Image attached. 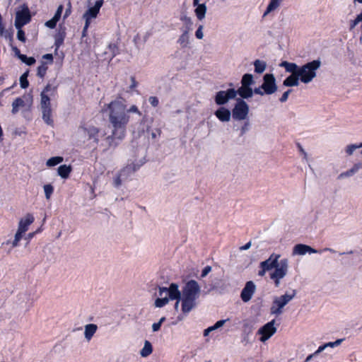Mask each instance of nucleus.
I'll return each mask as SVG.
<instances>
[{
  "label": "nucleus",
  "instance_id": "obj_38",
  "mask_svg": "<svg viewBox=\"0 0 362 362\" xmlns=\"http://www.w3.org/2000/svg\"><path fill=\"white\" fill-rule=\"evenodd\" d=\"M44 192L46 199L48 200L50 199L52 194L54 192V187L51 184H47L44 185Z\"/></svg>",
  "mask_w": 362,
  "mask_h": 362
},
{
  "label": "nucleus",
  "instance_id": "obj_8",
  "mask_svg": "<svg viewBox=\"0 0 362 362\" xmlns=\"http://www.w3.org/2000/svg\"><path fill=\"white\" fill-rule=\"evenodd\" d=\"M250 108L247 103L241 98H237L232 110V117L234 120L242 121L247 119Z\"/></svg>",
  "mask_w": 362,
  "mask_h": 362
},
{
  "label": "nucleus",
  "instance_id": "obj_19",
  "mask_svg": "<svg viewBox=\"0 0 362 362\" xmlns=\"http://www.w3.org/2000/svg\"><path fill=\"white\" fill-rule=\"evenodd\" d=\"M138 170V167L134 164L127 165L122 168L119 174L122 177L124 181L130 178V177Z\"/></svg>",
  "mask_w": 362,
  "mask_h": 362
},
{
  "label": "nucleus",
  "instance_id": "obj_34",
  "mask_svg": "<svg viewBox=\"0 0 362 362\" xmlns=\"http://www.w3.org/2000/svg\"><path fill=\"white\" fill-rule=\"evenodd\" d=\"M342 341H343L342 339H337V340H336L334 342H329V343H327V344H324L322 346H319L318 349L315 352V354H317L320 353L321 351H322L327 346L334 347L336 346H338V345H339L341 343Z\"/></svg>",
  "mask_w": 362,
  "mask_h": 362
},
{
  "label": "nucleus",
  "instance_id": "obj_62",
  "mask_svg": "<svg viewBox=\"0 0 362 362\" xmlns=\"http://www.w3.org/2000/svg\"><path fill=\"white\" fill-rule=\"evenodd\" d=\"M160 327H161L160 322L153 323V325H152L153 331V332L158 331L160 329Z\"/></svg>",
  "mask_w": 362,
  "mask_h": 362
},
{
  "label": "nucleus",
  "instance_id": "obj_52",
  "mask_svg": "<svg viewBox=\"0 0 362 362\" xmlns=\"http://www.w3.org/2000/svg\"><path fill=\"white\" fill-rule=\"evenodd\" d=\"M71 13V4L70 1H69L67 4V8H66L64 16H63L64 19H66V18H68Z\"/></svg>",
  "mask_w": 362,
  "mask_h": 362
},
{
  "label": "nucleus",
  "instance_id": "obj_27",
  "mask_svg": "<svg viewBox=\"0 0 362 362\" xmlns=\"http://www.w3.org/2000/svg\"><path fill=\"white\" fill-rule=\"evenodd\" d=\"M282 0H270L269 4L267 6V8L264 13L263 16H267L270 12L274 11L281 4Z\"/></svg>",
  "mask_w": 362,
  "mask_h": 362
},
{
  "label": "nucleus",
  "instance_id": "obj_51",
  "mask_svg": "<svg viewBox=\"0 0 362 362\" xmlns=\"http://www.w3.org/2000/svg\"><path fill=\"white\" fill-rule=\"evenodd\" d=\"M132 84L129 86V90L128 91L134 90L138 86V82L136 81L135 76H131Z\"/></svg>",
  "mask_w": 362,
  "mask_h": 362
},
{
  "label": "nucleus",
  "instance_id": "obj_16",
  "mask_svg": "<svg viewBox=\"0 0 362 362\" xmlns=\"http://www.w3.org/2000/svg\"><path fill=\"white\" fill-rule=\"evenodd\" d=\"M307 252L317 253V251L315 249L311 247L310 246L304 244H298L294 246L293 250V255H304Z\"/></svg>",
  "mask_w": 362,
  "mask_h": 362
},
{
  "label": "nucleus",
  "instance_id": "obj_61",
  "mask_svg": "<svg viewBox=\"0 0 362 362\" xmlns=\"http://www.w3.org/2000/svg\"><path fill=\"white\" fill-rule=\"evenodd\" d=\"M23 233H25V232L19 230L18 229V230H17V232H16V233L15 235V238L20 241L21 240L22 237H23Z\"/></svg>",
  "mask_w": 362,
  "mask_h": 362
},
{
  "label": "nucleus",
  "instance_id": "obj_5",
  "mask_svg": "<svg viewBox=\"0 0 362 362\" xmlns=\"http://www.w3.org/2000/svg\"><path fill=\"white\" fill-rule=\"evenodd\" d=\"M78 129L82 132L88 145L93 146L94 148L98 146L100 138L106 135L105 132H102L100 128L86 122H81Z\"/></svg>",
  "mask_w": 362,
  "mask_h": 362
},
{
  "label": "nucleus",
  "instance_id": "obj_10",
  "mask_svg": "<svg viewBox=\"0 0 362 362\" xmlns=\"http://www.w3.org/2000/svg\"><path fill=\"white\" fill-rule=\"evenodd\" d=\"M235 98V90L234 88H228L226 90H220L215 95V103L218 105H223L226 104L229 100Z\"/></svg>",
  "mask_w": 362,
  "mask_h": 362
},
{
  "label": "nucleus",
  "instance_id": "obj_29",
  "mask_svg": "<svg viewBox=\"0 0 362 362\" xmlns=\"http://www.w3.org/2000/svg\"><path fill=\"white\" fill-rule=\"evenodd\" d=\"M153 351V347L150 341L146 340L143 349L141 350V355L143 357L149 356Z\"/></svg>",
  "mask_w": 362,
  "mask_h": 362
},
{
  "label": "nucleus",
  "instance_id": "obj_49",
  "mask_svg": "<svg viewBox=\"0 0 362 362\" xmlns=\"http://www.w3.org/2000/svg\"><path fill=\"white\" fill-rule=\"evenodd\" d=\"M202 30H203V25H199V26L198 27L197 30L195 32V36L199 40L202 39L204 37Z\"/></svg>",
  "mask_w": 362,
  "mask_h": 362
},
{
  "label": "nucleus",
  "instance_id": "obj_40",
  "mask_svg": "<svg viewBox=\"0 0 362 362\" xmlns=\"http://www.w3.org/2000/svg\"><path fill=\"white\" fill-rule=\"evenodd\" d=\"M21 60L28 66H31L35 63V59L33 57H27L25 54L21 56Z\"/></svg>",
  "mask_w": 362,
  "mask_h": 362
},
{
  "label": "nucleus",
  "instance_id": "obj_57",
  "mask_svg": "<svg viewBox=\"0 0 362 362\" xmlns=\"http://www.w3.org/2000/svg\"><path fill=\"white\" fill-rule=\"evenodd\" d=\"M211 267L210 266H206V267H205L203 269L202 272V274H201V276H202V277L206 276V275H207V274L211 272Z\"/></svg>",
  "mask_w": 362,
  "mask_h": 362
},
{
  "label": "nucleus",
  "instance_id": "obj_33",
  "mask_svg": "<svg viewBox=\"0 0 362 362\" xmlns=\"http://www.w3.org/2000/svg\"><path fill=\"white\" fill-rule=\"evenodd\" d=\"M253 82L252 75L250 74H245L242 77L241 86L250 87Z\"/></svg>",
  "mask_w": 362,
  "mask_h": 362
},
{
  "label": "nucleus",
  "instance_id": "obj_13",
  "mask_svg": "<svg viewBox=\"0 0 362 362\" xmlns=\"http://www.w3.org/2000/svg\"><path fill=\"white\" fill-rule=\"evenodd\" d=\"M164 293L168 295V298L170 300H180L181 293L178 289V286L175 283H172L168 288L165 287H160L159 296H162Z\"/></svg>",
  "mask_w": 362,
  "mask_h": 362
},
{
  "label": "nucleus",
  "instance_id": "obj_26",
  "mask_svg": "<svg viewBox=\"0 0 362 362\" xmlns=\"http://www.w3.org/2000/svg\"><path fill=\"white\" fill-rule=\"evenodd\" d=\"M362 168V162L355 164L351 169L349 170L341 173L339 175V178H341L344 177H349L353 175L354 173L358 172L359 169Z\"/></svg>",
  "mask_w": 362,
  "mask_h": 362
},
{
  "label": "nucleus",
  "instance_id": "obj_59",
  "mask_svg": "<svg viewBox=\"0 0 362 362\" xmlns=\"http://www.w3.org/2000/svg\"><path fill=\"white\" fill-rule=\"evenodd\" d=\"M42 58L44 59H47L49 62L48 63L52 64L53 63V56L52 54H46L42 56Z\"/></svg>",
  "mask_w": 362,
  "mask_h": 362
},
{
  "label": "nucleus",
  "instance_id": "obj_28",
  "mask_svg": "<svg viewBox=\"0 0 362 362\" xmlns=\"http://www.w3.org/2000/svg\"><path fill=\"white\" fill-rule=\"evenodd\" d=\"M177 43H179L182 47H187L189 44V31L183 30L182 35L177 40Z\"/></svg>",
  "mask_w": 362,
  "mask_h": 362
},
{
  "label": "nucleus",
  "instance_id": "obj_12",
  "mask_svg": "<svg viewBox=\"0 0 362 362\" xmlns=\"http://www.w3.org/2000/svg\"><path fill=\"white\" fill-rule=\"evenodd\" d=\"M275 320L267 322L262 326L259 330L258 334L261 335L260 341L264 342L269 339L276 332V328L274 327Z\"/></svg>",
  "mask_w": 362,
  "mask_h": 362
},
{
  "label": "nucleus",
  "instance_id": "obj_31",
  "mask_svg": "<svg viewBox=\"0 0 362 362\" xmlns=\"http://www.w3.org/2000/svg\"><path fill=\"white\" fill-rule=\"evenodd\" d=\"M24 100L21 98H16L12 103V113L16 114L18 112L19 107L24 106Z\"/></svg>",
  "mask_w": 362,
  "mask_h": 362
},
{
  "label": "nucleus",
  "instance_id": "obj_58",
  "mask_svg": "<svg viewBox=\"0 0 362 362\" xmlns=\"http://www.w3.org/2000/svg\"><path fill=\"white\" fill-rule=\"evenodd\" d=\"M226 320H218V321H217V322L215 323V325H214V326H212V327H213V328H214V330H215V329H218V328H219V327H222V326L224 325V323L226 322Z\"/></svg>",
  "mask_w": 362,
  "mask_h": 362
},
{
  "label": "nucleus",
  "instance_id": "obj_46",
  "mask_svg": "<svg viewBox=\"0 0 362 362\" xmlns=\"http://www.w3.org/2000/svg\"><path fill=\"white\" fill-rule=\"evenodd\" d=\"M64 42V37H62V36H58L56 39H55V42H54V45H55V52H57L58 50V49L60 47V46L63 44Z\"/></svg>",
  "mask_w": 362,
  "mask_h": 362
},
{
  "label": "nucleus",
  "instance_id": "obj_60",
  "mask_svg": "<svg viewBox=\"0 0 362 362\" xmlns=\"http://www.w3.org/2000/svg\"><path fill=\"white\" fill-rule=\"evenodd\" d=\"M262 88L260 87L259 88H255L254 90H253V93H255V94H257V95H263L264 94H265L264 93V90H262Z\"/></svg>",
  "mask_w": 362,
  "mask_h": 362
},
{
  "label": "nucleus",
  "instance_id": "obj_42",
  "mask_svg": "<svg viewBox=\"0 0 362 362\" xmlns=\"http://www.w3.org/2000/svg\"><path fill=\"white\" fill-rule=\"evenodd\" d=\"M250 126V121L248 119H247L244 122L243 124L242 125V127L240 129V136H243L249 130Z\"/></svg>",
  "mask_w": 362,
  "mask_h": 362
},
{
  "label": "nucleus",
  "instance_id": "obj_53",
  "mask_svg": "<svg viewBox=\"0 0 362 362\" xmlns=\"http://www.w3.org/2000/svg\"><path fill=\"white\" fill-rule=\"evenodd\" d=\"M90 25V23L89 21H85V25L83 26V30H82V37H85L88 35V30Z\"/></svg>",
  "mask_w": 362,
  "mask_h": 362
},
{
  "label": "nucleus",
  "instance_id": "obj_47",
  "mask_svg": "<svg viewBox=\"0 0 362 362\" xmlns=\"http://www.w3.org/2000/svg\"><path fill=\"white\" fill-rule=\"evenodd\" d=\"M360 21H362V18L358 15L354 20L351 21L350 30H353Z\"/></svg>",
  "mask_w": 362,
  "mask_h": 362
},
{
  "label": "nucleus",
  "instance_id": "obj_17",
  "mask_svg": "<svg viewBox=\"0 0 362 362\" xmlns=\"http://www.w3.org/2000/svg\"><path fill=\"white\" fill-rule=\"evenodd\" d=\"M214 115L221 122H226L230 121L232 113L225 107H220L215 111Z\"/></svg>",
  "mask_w": 362,
  "mask_h": 362
},
{
  "label": "nucleus",
  "instance_id": "obj_54",
  "mask_svg": "<svg viewBox=\"0 0 362 362\" xmlns=\"http://www.w3.org/2000/svg\"><path fill=\"white\" fill-rule=\"evenodd\" d=\"M292 90L291 89L286 90V92H284L283 93V95H281V97L279 98V101L281 103H284L286 102L287 100H288V95L289 94L291 93Z\"/></svg>",
  "mask_w": 362,
  "mask_h": 362
},
{
  "label": "nucleus",
  "instance_id": "obj_43",
  "mask_svg": "<svg viewBox=\"0 0 362 362\" xmlns=\"http://www.w3.org/2000/svg\"><path fill=\"white\" fill-rule=\"evenodd\" d=\"M17 29H18V32H17L18 40L23 42H25L26 37H25V32L21 28H17Z\"/></svg>",
  "mask_w": 362,
  "mask_h": 362
},
{
  "label": "nucleus",
  "instance_id": "obj_37",
  "mask_svg": "<svg viewBox=\"0 0 362 362\" xmlns=\"http://www.w3.org/2000/svg\"><path fill=\"white\" fill-rule=\"evenodd\" d=\"M28 71L25 72L20 77V84L22 88H27L29 86V82L28 81Z\"/></svg>",
  "mask_w": 362,
  "mask_h": 362
},
{
  "label": "nucleus",
  "instance_id": "obj_55",
  "mask_svg": "<svg viewBox=\"0 0 362 362\" xmlns=\"http://www.w3.org/2000/svg\"><path fill=\"white\" fill-rule=\"evenodd\" d=\"M11 47L12 50L14 52L15 55L21 59V56L23 54L21 53L20 49L17 47L13 46V45H11Z\"/></svg>",
  "mask_w": 362,
  "mask_h": 362
},
{
  "label": "nucleus",
  "instance_id": "obj_32",
  "mask_svg": "<svg viewBox=\"0 0 362 362\" xmlns=\"http://www.w3.org/2000/svg\"><path fill=\"white\" fill-rule=\"evenodd\" d=\"M255 71L257 74H262L266 69V63L263 61L257 59L254 62Z\"/></svg>",
  "mask_w": 362,
  "mask_h": 362
},
{
  "label": "nucleus",
  "instance_id": "obj_56",
  "mask_svg": "<svg viewBox=\"0 0 362 362\" xmlns=\"http://www.w3.org/2000/svg\"><path fill=\"white\" fill-rule=\"evenodd\" d=\"M4 35L6 39L9 40L10 45H11L13 41V33L6 31Z\"/></svg>",
  "mask_w": 362,
  "mask_h": 362
},
{
  "label": "nucleus",
  "instance_id": "obj_15",
  "mask_svg": "<svg viewBox=\"0 0 362 362\" xmlns=\"http://www.w3.org/2000/svg\"><path fill=\"white\" fill-rule=\"evenodd\" d=\"M256 286L253 281H247L241 291L240 298L243 302H248L255 292Z\"/></svg>",
  "mask_w": 362,
  "mask_h": 362
},
{
  "label": "nucleus",
  "instance_id": "obj_50",
  "mask_svg": "<svg viewBox=\"0 0 362 362\" xmlns=\"http://www.w3.org/2000/svg\"><path fill=\"white\" fill-rule=\"evenodd\" d=\"M148 101H149L150 104L154 107H157L159 104V100H158V98L156 96H151L148 98Z\"/></svg>",
  "mask_w": 362,
  "mask_h": 362
},
{
  "label": "nucleus",
  "instance_id": "obj_11",
  "mask_svg": "<svg viewBox=\"0 0 362 362\" xmlns=\"http://www.w3.org/2000/svg\"><path fill=\"white\" fill-rule=\"evenodd\" d=\"M30 20L31 16L30 11L28 7H25L21 11L16 12L15 26L16 28H22V27L28 23Z\"/></svg>",
  "mask_w": 362,
  "mask_h": 362
},
{
  "label": "nucleus",
  "instance_id": "obj_41",
  "mask_svg": "<svg viewBox=\"0 0 362 362\" xmlns=\"http://www.w3.org/2000/svg\"><path fill=\"white\" fill-rule=\"evenodd\" d=\"M360 148H362V142L358 144L349 145V146H347V147L346 148V153L348 155H351L356 149Z\"/></svg>",
  "mask_w": 362,
  "mask_h": 362
},
{
  "label": "nucleus",
  "instance_id": "obj_1",
  "mask_svg": "<svg viewBox=\"0 0 362 362\" xmlns=\"http://www.w3.org/2000/svg\"><path fill=\"white\" fill-rule=\"evenodd\" d=\"M125 100L119 97L107 104L103 111L108 112L109 122L112 126V134L105 137L106 144L104 150L108 149L112 146H117L115 139L122 140L127 133V127L130 119L127 114V108Z\"/></svg>",
  "mask_w": 362,
  "mask_h": 362
},
{
  "label": "nucleus",
  "instance_id": "obj_3",
  "mask_svg": "<svg viewBox=\"0 0 362 362\" xmlns=\"http://www.w3.org/2000/svg\"><path fill=\"white\" fill-rule=\"evenodd\" d=\"M200 287L195 280L187 281L182 288V311L189 313L195 305L199 296Z\"/></svg>",
  "mask_w": 362,
  "mask_h": 362
},
{
  "label": "nucleus",
  "instance_id": "obj_7",
  "mask_svg": "<svg viewBox=\"0 0 362 362\" xmlns=\"http://www.w3.org/2000/svg\"><path fill=\"white\" fill-rule=\"evenodd\" d=\"M296 290H293L291 293H285L279 297L274 298L271 307L272 314L279 315L282 313V309L287 305L296 295Z\"/></svg>",
  "mask_w": 362,
  "mask_h": 362
},
{
  "label": "nucleus",
  "instance_id": "obj_4",
  "mask_svg": "<svg viewBox=\"0 0 362 362\" xmlns=\"http://www.w3.org/2000/svg\"><path fill=\"white\" fill-rule=\"evenodd\" d=\"M49 93H50L51 95H54L57 93V86H52L49 83L46 85L40 94V107L42 113V119L45 122L49 125H53L54 121L52 118V107L50 98L48 95Z\"/></svg>",
  "mask_w": 362,
  "mask_h": 362
},
{
  "label": "nucleus",
  "instance_id": "obj_6",
  "mask_svg": "<svg viewBox=\"0 0 362 362\" xmlns=\"http://www.w3.org/2000/svg\"><path fill=\"white\" fill-rule=\"evenodd\" d=\"M319 60H313L300 67L298 74L301 82L308 83L316 76V71L320 66Z\"/></svg>",
  "mask_w": 362,
  "mask_h": 362
},
{
  "label": "nucleus",
  "instance_id": "obj_24",
  "mask_svg": "<svg viewBox=\"0 0 362 362\" xmlns=\"http://www.w3.org/2000/svg\"><path fill=\"white\" fill-rule=\"evenodd\" d=\"M298 79H300L298 75L291 74L284 81L283 84L288 87L296 86L298 85Z\"/></svg>",
  "mask_w": 362,
  "mask_h": 362
},
{
  "label": "nucleus",
  "instance_id": "obj_14",
  "mask_svg": "<svg viewBox=\"0 0 362 362\" xmlns=\"http://www.w3.org/2000/svg\"><path fill=\"white\" fill-rule=\"evenodd\" d=\"M103 4V0H97L95 3V5L90 8H89L83 15V18L86 21H89L92 18H95L98 14L100 12V9Z\"/></svg>",
  "mask_w": 362,
  "mask_h": 362
},
{
  "label": "nucleus",
  "instance_id": "obj_48",
  "mask_svg": "<svg viewBox=\"0 0 362 362\" xmlns=\"http://www.w3.org/2000/svg\"><path fill=\"white\" fill-rule=\"evenodd\" d=\"M130 112H134L138 114L139 116L141 115V111L139 110L138 107L135 105H132L129 109H127V114Z\"/></svg>",
  "mask_w": 362,
  "mask_h": 362
},
{
  "label": "nucleus",
  "instance_id": "obj_9",
  "mask_svg": "<svg viewBox=\"0 0 362 362\" xmlns=\"http://www.w3.org/2000/svg\"><path fill=\"white\" fill-rule=\"evenodd\" d=\"M261 88L267 95H272L277 90L276 79L272 74H266L263 76V83Z\"/></svg>",
  "mask_w": 362,
  "mask_h": 362
},
{
  "label": "nucleus",
  "instance_id": "obj_2",
  "mask_svg": "<svg viewBox=\"0 0 362 362\" xmlns=\"http://www.w3.org/2000/svg\"><path fill=\"white\" fill-rule=\"evenodd\" d=\"M280 257L279 254L272 253L267 259L260 262L258 272V275L263 276L267 271L274 269L270 274V279L274 281L276 287L279 286L280 280L286 275L288 268V259L284 258L279 262Z\"/></svg>",
  "mask_w": 362,
  "mask_h": 362
},
{
  "label": "nucleus",
  "instance_id": "obj_63",
  "mask_svg": "<svg viewBox=\"0 0 362 362\" xmlns=\"http://www.w3.org/2000/svg\"><path fill=\"white\" fill-rule=\"evenodd\" d=\"M109 47L112 51L113 55L115 56L117 53L115 52V49H117V46L115 44H110Z\"/></svg>",
  "mask_w": 362,
  "mask_h": 362
},
{
  "label": "nucleus",
  "instance_id": "obj_21",
  "mask_svg": "<svg viewBox=\"0 0 362 362\" xmlns=\"http://www.w3.org/2000/svg\"><path fill=\"white\" fill-rule=\"evenodd\" d=\"M239 95L241 99H247L253 95V90L250 86H241L238 90H235V96Z\"/></svg>",
  "mask_w": 362,
  "mask_h": 362
},
{
  "label": "nucleus",
  "instance_id": "obj_18",
  "mask_svg": "<svg viewBox=\"0 0 362 362\" xmlns=\"http://www.w3.org/2000/svg\"><path fill=\"white\" fill-rule=\"evenodd\" d=\"M199 0H193V6H196L194 10L195 15L197 18L202 21L205 18V15L206 13V6L204 4H199Z\"/></svg>",
  "mask_w": 362,
  "mask_h": 362
},
{
  "label": "nucleus",
  "instance_id": "obj_36",
  "mask_svg": "<svg viewBox=\"0 0 362 362\" xmlns=\"http://www.w3.org/2000/svg\"><path fill=\"white\" fill-rule=\"evenodd\" d=\"M180 20L185 23V30L190 31L192 30V21L190 17L187 16H182L180 17Z\"/></svg>",
  "mask_w": 362,
  "mask_h": 362
},
{
  "label": "nucleus",
  "instance_id": "obj_23",
  "mask_svg": "<svg viewBox=\"0 0 362 362\" xmlns=\"http://www.w3.org/2000/svg\"><path fill=\"white\" fill-rule=\"evenodd\" d=\"M98 329V326L95 324H88L85 326V337L88 341H90L94 334L96 332Z\"/></svg>",
  "mask_w": 362,
  "mask_h": 362
},
{
  "label": "nucleus",
  "instance_id": "obj_45",
  "mask_svg": "<svg viewBox=\"0 0 362 362\" xmlns=\"http://www.w3.org/2000/svg\"><path fill=\"white\" fill-rule=\"evenodd\" d=\"M58 21L56 20L55 18H52V19L47 21L46 23H45V25L51 29H53L56 27L57 25V23Z\"/></svg>",
  "mask_w": 362,
  "mask_h": 362
},
{
  "label": "nucleus",
  "instance_id": "obj_44",
  "mask_svg": "<svg viewBox=\"0 0 362 362\" xmlns=\"http://www.w3.org/2000/svg\"><path fill=\"white\" fill-rule=\"evenodd\" d=\"M122 181H124L122 177L118 173V175L114 179V186L117 188L119 187L122 183Z\"/></svg>",
  "mask_w": 362,
  "mask_h": 362
},
{
  "label": "nucleus",
  "instance_id": "obj_30",
  "mask_svg": "<svg viewBox=\"0 0 362 362\" xmlns=\"http://www.w3.org/2000/svg\"><path fill=\"white\" fill-rule=\"evenodd\" d=\"M47 69L48 66H47V62H42L41 65L37 67V76L40 78H44L47 74Z\"/></svg>",
  "mask_w": 362,
  "mask_h": 362
},
{
  "label": "nucleus",
  "instance_id": "obj_22",
  "mask_svg": "<svg viewBox=\"0 0 362 362\" xmlns=\"http://www.w3.org/2000/svg\"><path fill=\"white\" fill-rule=\"evenodd\" d=\"M281 66L284 67L287 72L291 73L292 74H298L300 67L295 63L282 62L280 64Z\"/></svg>",
  "mask_w": 362,
  "mask_h": 362
},
{
  "label": "nucleus",
  "instance_id": "obj_25",
  "mask_svg": "<svg viewBox=\"0 0 362 362\" xmlns=\"http://www.w3.org/2000/svg\"><path fill=\"white\" fill-rule=\"evenodd\" d=\"M71 170V167L66 165H62L57 169L59 175L64 179L69 177Z\"/></svg>",
  "mask_w": 362,
  "mask_h": 362
},
{
  "label": "nucleus",
  "instance_id": "obj_39",
  "mask_svg": "<svg viewBox=\"0 0 362 362\" xmlns=\"http://www.w3.org/2000/svg\"><path fill=\"white\" fill-rule=\"evenodd\" d=\"M169 301V298L168 297L164 298H158L155 301V305L157 308H162L165 306Z\"/></svg>",
  "mask_w": 362,
  "mask_h": 362
},
{
  "label": "nucleus",
  "instance_id": "obj_64",
  "mask_svg": "<svg viewBox=\"0 0 362 362\" xmlns=\"http://www.w3.org/2000/svg\"><path fill=\"white\" fill-rule=\"evenodd\" d=\"M251 246V242H248L247 243H246L245 245H244L243 246L240 247V250H248Z\"/></svg>",
  "mask_w": 362,
  "mask_h": 362
},
{
  "label": "nucleus",
  "instance_id": "obj_20",
  "mask_svg": "<svg viewBox=\"0 0 362 362\" xmlns=\"http://www.w3.org/2000/svg\"><path fill=\"white\" fill-rule=\"evenodd\" d=\"M34 220L35 218L31 214H27L25 218L20 220L18 229L25 233L28 230L29 226L34 222Z\"/></svg>",
  "mask_w": 362,
  "mask_h": 362
},
{
  "label": "nucleus",
  "instance_id": "obj_35",
  "mask_svg": "<svg viewBox=\"0 0 362 362\" xmlns=\"http://www.w3.org/2000/svg\"><path fill=\"white\" fill-rule=\"evenodd\" d=\"M63 161V158L61 156L52 157L47 161V165L48 167L55 166Z\"/></svg>",
  "mask_w": 362,
  "mask_h": 362
}]
</instances>
